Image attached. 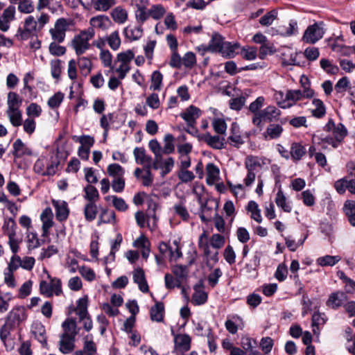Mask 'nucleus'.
Here are the masks:
<instances>
[{"instance_id": "393cba45", "label": "nucleus", "mask_w": 355, "mask_h": 355, "mask_svg": "<svg viewBox=\"0 0 355 355\" xmlns=\"http://www.w3.org/2000/svg\"><path fill=\"white\" fill-rule=\"evenodd\" d=\"M239 48L238 43H231L230 42H224L220 53L225 58H234L236 55V50Z\"/></svg>"}, {"instance_id": "774afa93", "label": "nucleus", "mask_w": 355, "mask_h": 355, "mask_svg": "<svg viewBox=\"0 0 355 355\" xmlns=\"http://www.w3.org/2000/svg\"><path fill=\"white\" fill-rule=\"evenodd\" d=\"M182 60L186 67L191 68L196 62V55L193 52L189 51L184 54Z\"/></svg>"}, {"instance_id": "9d476101", "label": "nucleus", "mask_w": 355, "mask_h": 355, "mask_svg": "<svg viewBox=\"0 0 355 355\" xmlns=\"http://www.w3.org/2000/svg\"><path fill=\"white\" fill-rule=\"evenodd\" d=\"M132 275L134 282L138 284L139 290L143 293H148L149 287L144 270L141 268H137L134 270Z\"/></svg>"}, {"instance_id": "f704fd0d", "label": "nucleus", "mask_w": 355, "mask_h": 355, "mask_svg": "<svg viewBox=\"0 0 355 355\" xmlns=\"http://www.w3.org/2000/svg\"><path fill=\"white\" fill-rule=\"evenodd\" d=\"M277 10L275 9L271 10L270 11L266 12L263 16H262L259 21V24L263 26H269L277 17Z\"/></svg>"}, {"instance_id": "473e14b6", "label": "nucleus", "mask_w": 355, "mask_h": 355, "mask_svg": "<svg viewBox=\"0 0 355 355\" xmlns=\"http://www.w3.org/2000/svg\"><path fill=\"white\" fill-rule=\"evenodd\" d=\"M151 85L150 89L155 91H159L162 88L163 75L159 71H155L153 72L150 78Z\"/></svg>"}, {"instance_id": "a211bd4d", "label": "nucleus", "mask_w": 355, "mask_h": 355, "mask_svg": "<svg viewBox=\"0 0 355 355\" xmlns=\"http://www.w3.org/2000/svg\"><path fill=\"white\" fill-rule=\"evenodd\" d=\"M202 284L200 283L194 286V293L192 295L191 302L196 305L205 303L207 300V293L202 290Z\"/></svg>"}, {"instance_id": "ddd939ff", "label": "nucleus", "mask_w": 355, "mask_h": 355, "mask_svg": "<svg viewBox=\"0 0 355 355\" xmlns=\"http://www.w3.org/2000/svg\"><path fill=\"white\" fill-rule=\"evenodd\" d=\"M191 337L187 334H177L174 337V343L176 349L181 352H185L191 348Z\"/></svg>"}, {"instance_id": "8fccbe9b", "label": "nucleus", "mask_w": 355, "mask_h": 355, "mask_svg": "<svg viewBox=\"0 0 355 355\" xmlns=\"http://www.w3.org/2000/svg\"><path fill=\"white\" fill-rule=\"evenodd\" d=\"M18 10L26 14L33 12L34 11L33 2L31 0H21L18 3Z\"/></svg>"}, {"instance_id": "338daca9", "label": "nucleus", "mask_w": 355, "mask_h": 355, "mask_svg": "<svg viewBox=\"0 0 355 355\" xmlns=\"http://www.w3.org/2000/svg\"><path fill=\"white\" fill-rule=\"evenodd\" d=\"M111 198H112V205L116 209L124 211L128 209V206L123 198L116 196H112Z\"/></svg>"}, {"instance_id": "f03ea898", "label": "nucleus", "mask_w": 355, "mask_h": 355, "mask_svg": "<svg viewBox=\"0 0 355 355\" xmlns=\"http://www.w3.org/2000/svg\"><path fill=\"white\" fill-rule=\"evenodd\" d=\"M72 24V20L70 19L62 17L57 19L54 28L49 31L52 39L58 43L62 42L65 37L66 31Z\"/></svg>"}, {"instance_id": "58836bf2", "label": "nucleus", "mask_w": 355, "mask_h": 355, "mask_svg": "<svg viewBox=\"0 0 355 355\" xmlns=\"http://www.w3.org/2000/svg\"><path fill=\"white\" fill-rule=\"evenodd\" d=\"M175 214L180 217L183 221H188L190 214L182 202L175 204L173 206Z\"/></svg>"}, {"instance_id": "6e6552de", "label": "nucleus", "mask_w": 355, "mask_h": 355, "mask_svg": "<svg viewBox=\"0 0 355 355\" xmlns=\"http://www.w3.org/2000/svg\"><path fill=\"white\" fill-rule=\"evenodd\" d=\"M203 140L209 146L214 149L220 150L225 148L226 141L224 137L218 135H211L209 132L201 136Z\"/></svg>"}, {"instance_id": "9b49d317", "label": "nucleus", "mask_w": 355, "mask_h": 355, "mask_svg": "<svg viewBox=\"0 0 355 355\" xmlns=\"http://www.w3.org/2000/svg\"><path fill=\"white\" fill-rule=\"evenodd\" d=\"M137 10L135 12V17L139 25H142L149 17V11H146V3L147 0H133Z\"/></svg>"}, {"instance_id": "7c9ffc66", "label": "nucleus", "mask_w": 355, "mask_h": 355, "mask_svg": "<svg viewBox=\"0 0 355 355\" xmlns=\"http://www.w3.org/2000/svg\"><path fill=\"white\" fill-rule=\"evenodd\" d=\"M32 332L35 336V338L40 343H46V338L45 336L46 330L44 327L40 322H34L32 325Z\"/></svg>"}, {"instance_id": "a18cd8bd", "label": "nucleus", "mask_w": 355, "mask_h": 355, "mask_svg": "<svg viewBox=\"0 0 355 355\" xmlns=\"http://www.w3.org/2000/svg\"><path fill=\"white\" fill-rule=\"evenodd\" d=\"M174 137L171 134H167L164 137L165 144L162 148V153L166 155L171 154L174 152L175 146L173 144Z\"/></svg>"}, {"instance_id": "dca6fc26", "label": "nucleus", "mask_w": 355, "mask_h": 355, "mask_svg": "<svg viewBox=\"0 0 355 355\" xmlns=\"http://www.w3.org/2000/svg\"><path fill=\"white\" fill-rule=\"evenodd\" d=\"M52 203L55 209V216L57 220L59 221H63L66 220L69 216L67 204L64 201L61 202L55 200L52 201Z\"/></svg>"}, {"instance_id": "c03bdc74", "label": "nucleus", "mask_w": 355, "mask_h": 355, "mask_svg": "<svg viewBox=\"0 0 355 355\" xmlns=\"http://www.w3.org/2000/svg\"><path fill=\"white\" fill-rule=\"evenodd\" d=\"M321 68L327 73L335 75L337 74L339 71V68L336 65H334L331 62L327 59H322L320 62Z\"/></svg>"}, {"instance_id": "4d7b16f0", "label": "nucleus", "mask_w": 355, "mask_h": 355, "mask_svg": "<svg viewBox=\"0 0 355 355\" xmlns=\"http://www.w3.org/2000/svg\"><path fill=\"white\" fill-rule=\"evenodd\" d=\"M64 94L60 92H57L49 99L48 105L51 109L58 108L62 102Z\"/></svg>"}, {"instance_id": "5fc2aeb1", "label": "nucleus", "mask_w": 355, "mask_h": 355, "mask_svg": "<svg viewBox=\"0 0 355 355\" xmlns=\"http://www.w3.org/2000/svg\"><path fill=\"white\" fill-rule=\"evenodd\" d=\"M223 272L219 268H215L212 272H211L207 277L209 285L214 288L218 283L219 278L222 276Z\"/></svg>"}, {"instance_id": "0eeeda50", "label": "nucleus", "mask_w": 355, "mask_h": 355, "mask_svg": "<svg viewBox=\"0 0 355 355\" xmlns=\"http://www.w3.org/2000/svg\"><path fill=\"white\" fill-rule=\"evenodd\" d=\"M347 297L346 294L343 291H336L332 293L327 302V306L332 309H337L347 302Z\"/></svg>"}, {"instance_id": "09e8293b", "label": "nucleus", "mask_w": 355, "mask_h": 355, "mask_svg": "<svg viewBox=\"0 0 355 355\" xmlns=\"http://www.w3.org/2000/svg\"><path fill=\"white\" fill-rule=\"evenodd\" d=\"M347 134V129L341 123H338L333 131L334 137L337 140V141H338V143H340L343 140Z\"/></svg>"}, {"instance_id": "f3484780", "label": "nucleus", "mask_w": 355, "mask_h": 355, "mask_svg": "<svg viewBox=\"0 0 355 355\" xmlns=\"http://www.w3.org/2000/svg\"><path fill=\"white\" fill-rule=\"evenodd\" d=\"M13 155L19 158L24 155L31 156L33 154L31 149L28 148L20 139H17L13 144Z\"/></svg>"}, {"instance_id": "cd10ccee", "label": "nucleus", "mask_w": 355, "mask_h": 355, "mask_svg": "<svg viewBox=\"0 0 355 355\" xmlns=\"http://www.w3.org/2000/svg\"><path fill=\"white\" fill-rule=\"evenodd\" d=\"M275 202L277 205L282 209L285 212L290 213L292 210L291 206L286 202V198L281 189L276 194Z\"/></svg>"}, {"instance_id": "37998d69", "label": "nucleus", "mask_w": 355, "mask_h": 355, "mask_svg": "<svg viewBox=\"0 0 355 355\" xmlns=\"http://www.w3.org/2000/svg\"><path fill=\"white\" fill-rule=\"evenodd\" d=\"M149 17L150 16L154 19H161L166 13V10L161 4H156L151 6L148 10Z\"/></svg>"}, {"instance_id": "680f3d73", "label": "nucleus", "mask_w": 355, "mask_h": 355, "mask_svg": "<svg viewBox=\"0 0 355 355\" xmlns=\"http://www.w3.org/2000/svg\"><path fill=\"white\" fill-rule=\"evenodd\" d=\"M16 229L17 224L12 218H9L6 221L3 226V232L8 236H10V234L11 233L13 234V235H16Z\"/></svg>"}, {"instance_id": "13d9d810", "label": "nucleus", "mask_w": 355, "mask_h": 355, "mask_svg": "<svg viewBox=\"0 0 355 355\" xmlns=\"http://www.w3.org/2000/svg\"><path fill=\"white\" fill-rule=\"evenodd\" d=\"M135 54L131 50L121 52L117 55V61L121 62V64H128L134 58Z\"/></svg>"}, {"instance_id": "c9c22d12", "label": "nucleus", "mask_w": 355, "mask_h": 355, "mask_svg": "<svg viewBox=\"0 0 355 355\" xmlns=\"http://www.w3.org/2000/svg\"><path fill=\"white\" fill-rule=\"evenodd\" d=\"M231 135L227 137V142L232 146L239 148L242 144L245 143L243 139L239 134L234 132V123L232 124L231 128Z\"/></svg>"}, {"instance_id": "69168bd1", "label": "nucleus", "mask_w": 355, "mask_h": 355, "mask_svg": "<svg viewBox=\"0 0 355 355\" xmlns=\"http://www.w3.org/2000/svg\"><path fill=\"white\" fill-rule=\"evenodd\" d=\"M132 315L127 318L124 323L122 329L125 331L126 333L131 332L133 330V328L135 324L136 318L135 315L137 312H131Z\"/></svg>"}, {"instance_id": "864d4df0", "label": "nucleus", "mask_w": 355, "mask_h": 355, "mask_svg": "<svg viewBox=\"0 0 355 355\" xmlns=\"http://www.w3.org/2000/svg\"><path fill=\"white\" fill-rule=\"evenodd\" d=\"M44 271L46 273L47 278L50 279V284L53 294L55 293L56 295H59L62 293L60 280L58 278H52L46 270H44Z\"/></svg>"}, {"instance_id": "7ed1b4c3", "label": "nucleus", "mask_w": 355, "mask_h": 355, "mask_svg": "<svg viewBox=\"0 0 355 355\" xmlns=\"http://www.w3.org/2000/svg\"><path fill=\"white\" fill-rule=\"evenodd\" d=\"M322 22L314 23L307 27L302 36V41L307 44H315L322 38L324 31Z\"/></svg>"}, {"instance_id": "423d86ee", "label": "nucleus", "mask_w": 355, "mask_h": 355, "mask_svg": "<svg viewBox=\"0 0 355 355\" xmlns=\"http://www.w3.org/2000/svg\"><path fill=\"white\" fill-rule=\"evenodd\" d=\"M35 264V259L31 257H26L23 260L19 256L14 255L8 264V270H16L19 266L26 270H31Z\"/></svg>"}, {"instance_id": "ea45409f", "label": "nucleus", "mask_w": 355, "mask_h": 355, "mask_svg": "<svg viewBox=\"0 0 355 355\" xmlns=\"http://www.w3.org/2000/svg\"><path fill=\"white\" fill-rule=\"evenodd\" d=\"M340 260L339 256L326 255L324 257H319L317 259V263L321 266H333Z\"/></svg>"}, {"instance_id": "bb28decb", "label": "nucleus", "mask_w": 355, "mask_h": 355, "mask_svg": "<svg viewBox=\"0 0 355 355\" xmlns=\"http://www.w3.org/2000/svg\"><path fill=\"white\" fill-rule=\"evenodd\" d=\"M283 128L280 125L272 123L268 126L263 135L266 139H267L268 137L271 139H277L281 136Z\"/></svg>"}, {"instance_id": "72a5a7b5", "label": "nucleus", "mask_w": 355, "mask_h": 355, "mask_svg": "<svg viewBox=\"0 0 355 355\" xmlns=\"http://www.w3.org/2000/svg\"><path fill=\"white\" fill-rule=\"evenodd\" d=\"M114 21L119 24L124 23L128 18V13L125 9L118 6L115 8L111 13Z\"/></svg>"}, {"instance_id": "0e129e2a", "label": "nucleus", "mask_w": 355, "mask_h": 355, "mask_svg": "<svg viewBox=\"0 0 355 355\" xmlns=\"http://www.w3.org/2000/svg\"><path fill=\"white\" fill-rule=\"evenodd\" d=\"M49 49L50 53L56 56L62 55L66 52V48L60 46L55 41L50 44Z\"/></svg>"}, {"instance_id": "6ab92c4d", "label": "nucleus", "mask_w": 355, "mask_h": 355, "mask_svg": "<svg viewBox=\"0 0 355 355\" xmlns=\"http://www.w3.org/2000/svg\"><path fill=\"white\" fill-rule=\"evenodd\" d=\"M26 314L25 312H10L6 319L5 324L11 328L14 329L18 326L19 323L26 319Z\"/></svg>"}, {"instance_id": "4468645a", "label": "nucleus", "mask_w": 355, "mask_h": 355, "mask_svg": "<svg viewBox=\"0 0 355 355\" xmlns=\"http://www.w3.org/2000/svg\"><path fill=\"white\" fill-rule=\"evenodd\" d=\"M224 42L223 37L220 34L214 33L209 44L202 46L203 50L211 53H219Z\"/></svg>"}, {"instance_id": "f8f14e48", "label": "nucleus", "mask_w": 355, "mask_h": 355, "mask_svg": "<svg viewBox=\"0 0 355 355\" xmlns=\"http://www.w3.org/2000/svg\"><path fill=\"white\" fill-rule=\"evenodd\" d=\"M73 140L80 144L78 155L82 159L87 160L89 158V136H73Z\"/></svg>"}, {"instance_id": "c85d7f7f", "label": "nucleus", "mask_w": 355, "mask_h": 355, "mask_svg": "<svg viewBox=\"0 0 355 355\" xmlns=\"http://www.w3.org/2000/svg\"><path fill=\"white\" fill-rule=\"evenodd\" d=\"M6 113L13 126L18 127L21 125L22 116L19 109L7 110Z\"/></svg>"}, {"instance_id": "5701e85b", "label": "nucleus", "mask_w": 355, "mask_h": 355, "mask_svg": "<svg viewBox=\"0 0 355 355\" xmlns=\"http://www.w3.org/2000/svg\"><path fill=\"white\" fill-rule=\"evenodd\" d=\"M111 24L109 17L105 15H98L90 19V25L94 28L101 30L107 29Z\"/></svg>"}, {"instance_id": "2eb2a0df", "label": "nucleus", "mask_w": 355, "mask_h": 355, "mask_svg": "<svg viewBox=\"0 0 355 355\" xmlns=\"http://www.w3.org/2000/svg\"><path fill=\"white\" fill-rule=\"evenodd\" d=\"M42 221V236H46L49 234V229L53 226V213L51 208H46L40 215Z\"/></svg>"}, {"instance_id": "4c0bfd02", "label": "nucleus", "mask_w": 355, "mask_h": 355, "mask_svg": "<svg viewBox=\"0 0 355 355\" xmlns=\"http://www.w3.org/2000/svg\"><path fill=\"white\" fill-rule=\"evenodd\" d=\"M115 4V0H93V6L96 10L107 11Z\"/></svg>"}, {"instance_id": "3c124183", "label": "nucleus", "mask_w": 355, "mask_h": 355, "mask_svg": "<svg viewBox=\"0 0 355 355\" xmlns=\"http://www.w3.org/2000/svg\"><path fill=\"white\" fill-rule=\"evenodd\" d=\"M60 165V161L57 155L51 157L50 163L46 165L45 173L46 175H53Z\"/></svg>"}, {"instance_id": "6e6d98bb", "label": "nucleus", "mask_w": 355, "mask_h": 355, "mask_svg": "<svg viewBox=\"0 0 355 355\" xmlns=\"http://www.w3.org/2000/svg\"><path fill=\"white\" fill-rule=\"evenodd\" d=\"M225 242V240L223 236L219 234H214L210 239L209 245L216 250H218L224 245Z\"/></svg>"}, {"instance_id": "412c9836", "label": "nucleus", "mask_w": 355, "mask_h": 355, "mask_svg": "<svg viewBox=\"0 0 355 355\" xmlns=\"http://www.w3.org/2000/svg\"><path fill=\"white\" fill-rule=\"evenodd\" d=\"M291 158L294 162H298L305 155L306 150L304 146L298 142H293L290 148Z\"/></svg>"}, {"instance_id": "79ce46f5", "label": "nucleus", "mask_w": 355, "mask_h": 355, "mask_svg": "<svg viewBox=\"0 0 355 355\" xmlns=\"http://www.w3.org/2000/svg\"><path fill=\"white\" fill-rule=\"evenodd\" d=\"M21 103L19 95L13 92H10L8 94V110L19 109Z\"/></svg>"}, {"instance_id": "de8ad7c7", "label": "nucleus", "mask_w": 355, "mask_h": 355, "mask_svg": "<svg viewBox=\"0 0 355 355\" xmlns=\"http://www.w3.org/2000/svg\"><path fill=\"white\" fill-rule=\"evenodd\" d=\"M212 126L214 131L219 135H224L227 130V124L225 120L220 118L214 119Z\"/></svg>"}, {"instance_id": "e433bc0d", "label": "nucleus", "mask_w": 355, "mask_h": 355, "mask_svg": "<svg viewBox=\"0 0 355 355\" xmlns=\"http://www.w3.org/2000/svg\"><path fill=\"white\" fill-rule=\"evenodd\" d=\"M124 33L127 38L131 40H137L142 36L143 30L141 25L135 28L126 27L124 29Z\"/></svg>"}, {"instance_id": "e2e57ef3", "label": "nucleus", "mask_w": 355, "mask_h": 355, "mask_svg": "<svg viewBox=\"0 0 355 355\" xmlns=\"http://www.w3.org/2000/svg\"><path fill=\"white\" fill-rule=\"evenodd\" d=\"M175 161L174 159L171 157H168L166 159H165L163 162V164H162V167L160 168L162 169L161 172V175L162 177H164L166 175L169 173L172 168L174 166Z\"/></svg>"}, {"instance_id": "20e7f679", "label": "nucleus", "mask_w": 355, "mask_h": 355, "mask_svg": "<svg viewBox=\"0 0 355 355\" xmlns=\"http://www.w3.org/2000/svg\"><path fill=\"white\" fill-rule=\"evenodd\" d=\"M314 95V92L311 88H305V89L288 90L286 94L285 101L278 102V105L282 108L290 107L292 104L286 103L287 101H293L294 102L301 100L302 98H310Z\"/></svg>"}, {"instance_id": "1a4fd4ad", "label": "nucleus", "mask_w": 355, "mask_h": 355, "mask_svg": "<svg viewBox=\"0 0 355 355\" xmlns=\"http://www.w3.org/2000/svg\"><path fill=\"white\" fill-rule=\"evenodd\" d=\"M201 114V110L193 105H190L180 114V116L187 123L189 127L193 128L196 121Z\"/></svg>"}, {"instance_id": "a878e982", "label": "nucleus", "mask_w": 355, "mask_h": 355, "mask_svg": "<svg viewBox=\"0 0 355 355\" xmlns=\"http://www.w3.org/2000/svg\"><path fill=\"white\" fill-rule=\"evenodd\" d=\"M327 320V318L324 312H314L312 315V327L313 328V333L316 334L317 331H319L320 327L324 325Z\"/></svg>"}, {"instance_id": "c756f323", "label": "nucleus", "mask_w": 355, "mask_h": 355, "mask_svg": "<svg viewBox=\"0 0 355 355\" xmlns=\"http://www.w3.org/2000/svg\"><path fill=\"white\" fill-rule=\"evenodd\" d=\"M198 245V248L203 251V254L206 257V259H207L212 254V252L210 250L209 244L207 241V235L205 232L199 236Z\"/></svg>"}, {"instance_id": "39448f33", "label": "nucleus", "mask_w": 355, "mask_h": 355, "mask_svg": "<svg viewBox=\"0 0 355 355\" xmlns=\"http://www.w3.org/2000/svg\"><path fill=\"white\" fill-rule=\"evenodd\" d=\"M71 46L77 55L84 53L89 49V33L84 31L76 35L71 40Z\"/></svg>"}, {"instance_id": "2f4dec72", "label": "nucleus", "mask_w": 355, "mask_h": 355, "mask_svg": "<svg viewBox=\"0 0 355 355\" xmlns=\"http://www.w3.org/2000/svg\"><path fill=\"white\" fill-rule=\"evenodd\" d=\"M315 109L312 110V115L316 118H322L326 113V108L323 102L318 98H314L312 101Z\"/></svg>"}, {"instance_id": "4be33fe9", "label": "nucleus", "mask_w": 355, "mask_h": 355, "mask_svg": "<svg viewBox=\"0 0 355 355\" xmlns=\"http://www.w3.org/2000/svg\"><path fill=\"white\" fill-rule=\"evenodd\" d=\"M207 171V183L212 185L216 182L219 178V168L213 163H209L206 166Z\"/></svg>"}, {"instance_id": "f257e3e1", "label": "nucleus", "mask_w": 355, "mask_h": 355, "mask_svg": "<svg viewBox=\"0 0 355 355\" xmlns=\"http://www.w3.org/2000/svg\"><path fill=\"white\" fill-rule=\"evenodd\" d=\"M62 326L64 332L60 336V350L63 354H69L75 347V337L78 333L76 322L74 320L68 318L62 323Z\"/></svg>"}, {"instance_id": "49530a36", "label": "nucleus", "mask_w": 355, "mask_h": 355, "mask_svg": "<svg viewBox=\"0 0 355 355\" xmlns=\"http://www.w3.org/2000/svg\"><path fill=\"white\" fill-rule=\"evenodd\" d=\"M107 173L110 176L115 178L123 177L125 170L119 164H111L107 166Z\"/></svg>"}, {"instance_id": "603ef678", "label": "nucleus", "mask_w": 355, "mask_h": 355, "mask_svg": "<svg viewBox=\"0 0 355 355\" xmlns=\"http://www.w3.org/2000/svg\"><path fill=\"white\" fill-rule=\"evenodd\" d=\"M165 286L168 289H172L175 287L180 288L182 282L176 277L174 278L172 275L166 273L164 276Z\"/></svg>"}, {"instance_id": "052dcab7", "label": "nucleus", "mask_w": 355, "mask_h": 355, "mask_svg": "<svg viewBox=\"0 0 355 355\" xmlns=\"http://www.w3.org/2000/svg\"><path fill=\"white\" fill-rule=\"evenodd\" d=\"M107 42L113 50H117L121 44V40L118 31L113 32L108 37Z\"/></svg>"}, {"instance_id": "aec40b11", "label": "nucleus", "mask_w": 355, "mask_h": 355, "mask_svg": "<svg viewBox=\"0 0 355 355\" xmlns=\"http://www.w3.org/2000/svg\"><path fill=\"white\" fill-rule=\"evenodd\" d=\"M133 153L137 164H146V167H150L152 158L150 156L146 154V150L144 148L136 147L134 149Z\"/></svg>"}, {"instance_id": "b1692460", "label": "nucleus", "mask_w": 355, "mask_h": 355, "mask_svg": "<svg viewBox=\"0 0 355 355\" xmlns=\"http://www.w3.org/2000/svg\"><path fill=\"white\" fill-rule=\"evenodd\" d=\"M261 112L262 113L263 121L268 122L277 121L281 113L279 110L271 105L268 106Z\"/></svg>"}, {"instance_id": "bf43d9fd", "label": "nucleus", "mask_w": 355, "mask_h": 355, "mask_svg": "<svg viewBox=\"0 0 355 355\" xmlns=\"http://www.w3.org/2000/svg\"><path fill=\"white\" fill-rule=\"evenodd\" d=\"M288 275V268L287 266L284 263L279 264V266L277 268V270L275 272V277L279 281V282H283L284 281Z\"/></svg>"}, {"instance_id": "a19ab883", "label": "nucleus", "mask_w": 355, "mask_h": 355, "mask_svg": "<svg viewBox=\"0 0 355 355\" xmlns=\"http://www.w3.org/2000/svg\"><path fill=\"white\" fill-rule=\"evenodd\" d=\"M172 272L175 277L182 283L188 275V268L187 266L175 265L173 267Z\"/></svg>"}]
</instances>
